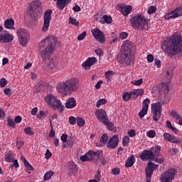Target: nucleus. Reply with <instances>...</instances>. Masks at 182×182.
Returning a JSON list of instances; mask_svg holds the SVG:
<instances>
[{
	"mask_svg": "<svg viewBox=\"0 0 182 182\" xmlns=\"http://www.w3.org/2000/svg\"><path fill=\"white\" fill-rule=\"evenodd\" d=\"M58 46V37L53 35L48 36L45 41L39 43L38 52L43 59L42 63H43L45 70L58 69L59 61L56 58H52V53Z\"/></svg>",
	"mask_w": 182,
	"mask_h": 182,
	"instance_id": "f257e3e1",
	"label": "nucleus"
},
{
	"mask_svg": "<svg viewBox=\"0 0 182 182\" xmlns=\"http://www.w3.org/2000/svg\"><path fill=\"white\" fill-rule=\"evenodd\" d=\"M161 48L166 55H176L182 52V36H173L161 44Z\"/></svg>",
	"mask_w": 182,
	"mask_h": 182,
	"instance_id": "f03ea898",
	"label": "nucleus"
},
{
	"mask_svg": "<svg viewBox=\"0 0 182 182\" xmlns=\"http://www.w3.org/2000/svg\"><path fill=\"white\" fill-rule=\"evenodd\" d=\"M56 88L62 96H70L72 92H76L79 89V80L77 78H71L60 82L57 85Z\"/></svg>",
	"mask_w": 182,
	"mask_h": 182,
	"instance_id": "7ed1b4c3",
	"label": "nucleus"
},
{
	"mask_svg": "<svg viewBox=\"0 0 182 182\" xmlns=\"http://www.w3.org/2000/svg\"><path fill=\"white\" fill-rule=\"evenodd\" d=\"M132 28H136L141 31H147L149 29V20L141 14H136L130 19Z\"/></svg>",
	"mask_w": 182,
	"mask_h": 182,
	"instance_id": "20e7f679",
	"label": "nucleus"
},
{
	"mask_svg": "<svg viewBox=\"0 0 182 182\" xmlns=\"http://www.w3.org/2000/svg\"><path fill=\"white\" fill-rule=\"evenodd\" d=\"M100 141L102 144H96L97 147H102V146L107 144V149H116L119 146V136L114 135L109 139V135L103 134Z\"/></svg>",
	"mask_w": 182,
	"mask_h": 182,
	"instance_id": "39448f33",
	"label": "nucleus"
},
{
	"mask_svg": "<svg viewBox=\"0 0 182 182\" xmlns=\"http://www.w3.org/2000/svg\"><path fill=\"white\" fill-rule=\"evenodd\" d=\"M156 157H163L161 156V146L159 145L156 147L150 148L149 150H144L140 155L141 160H154Z\"/></svg>",
	"mask_w": 182,
	"mask_h": 182,
	"instance_id": "423d86ee",
	"label": "nucleus"
},
{
	"mask_svg": "<svg viewBox=\"0 0 182 182\" xmlns=\"http://www.w3.org/2000/svg\"><path fill=\"white\" fill-rule=\"evenodd\" d=\"M41 6L42 3L38 0H36L30 4V9L27 12L33 22H36L38 17L41 12H42Z\"/></svg>",
	"mask_w": 182,
	"mask_h": 182,
	"instance_id": "0eeeda50",
	"label": "nucleus"
},
{
	"mask_svg": "<svg viewBox=\"0 0 182 182\" xmlns=\"http://www.w3.org/2000/svg\"><path fill=\"white\" fill-rule=\"evenodd\" d=\"M44 100H46L48 105L53 106L54 110L58 109L60 113H62L65 110V107L62 105L60 100H58L54 95L49 94L44 98Z\"/></svg>",
	"mask_w": 182,
	"mask_h": 182,
	"instance_id": "6e6552de",
	"label": "nucleus"
},
{
	"mask_svg": "<svg viewBox=\"0 0 182 182\" xmlns=\"http://www.w3.org/2000/svg\"><path fill=\"white\" fill-rule=\"evenodd\" d=\"M162 106L160 102L152 104L151 105V112L153 113V120L154 122H159L160 117H161Z\"/></svg>",
	"mask_w": 182,
	"mask_h": 182,
	"instance_id": "1a4fd4ad",
	"label": "nucleus"
},
{
	"mask_svg": "<svg viewBox=\"0 0 182 182\" xmlns=\"http://www.w3.org/2000/svg\"><path fill=\"white\" fill-rule=\"evenodd\" d=\"M102 156V151H89L84 156H80L81 161H91V160H95V159H100Z\"/></svg>",
	"mask_w": 182,
	"mask_h": 182,
	"instance_id": "9d476101",
	"label": "nucleus"
},
{
	"mask_svg": "<svg viewBox=\"0 0 182 182\" xmlns=\"http://www.w3.org/2000/svg\"><path fill=\"white\" fill-rule=\"evenodd\" d=\"M17 35L18 36L20 44H21L22 46H26V45H28L29 31L24 28H19L17 31Z\"/></svg>",
	"mask_w": 182,
	"mask_h": 182,
	"instance_id": "9b49d317",
	"label": "nucleus"
},
{
	"mask_svg": "<svg viewBox=\"0 0 182 182\" xmlns=\"http://www.w3.org/2000/svg\"><path fill=\"white\" fill-rule=\"evenodd\" d=\"M177 173V171L175 168L168 169L165 173L161 175V182H171L174 180V177Z\"/></svg>",
	"mask_w": 182,
	"mask_h": 182,
	"instance_id": "f8f14e48",
	"label": "nucleus"
},
{
	"mask_svg": "<svg viewBox=\"0 0 182 182\" xmlns=\"http://www.w3.org/2000/svg\"><path fill=\"white\" fill-rule=\"evenodd\" d=\"M119 62H121L122 65H124V66H129V65L133 62L132 53L122 51L119 55Z\"/></svg>",
	"mask_w": 182,
	"mask_h": 182,
	"instance_id": "ddd939ff",
	"label": "nucleus"
},
{
	"mask_svg": "<svg viewBox=\"0 0 182 182\" xmlns=\"http://www.w3.org/2000/svg\"><path fill=\"white\" fill-rule=\"evenodd\" d=\"M44 23L42 28L43 32H46L50 26V21H52V10H46L43 16Z\"/></svg>",
	"mask_w": 182,
	"mask_h": 182,
	"instance_id": "4468645a",
	"label": "nucleus"
},
{
	"mask_svg": "<svg viewBox=\"0 0 182 182\" xmlns=\"http://www.w3.org/2000/svg\"><path fill=\"white\" fill-rule=\"evenodd\" d=\"M92 36L95 37L96 41L100 42V43H105L106 42V37H105V33L100 31L99 28H95L92 31Z\"/></svg>",
	"mask_w": 182,
	"mask_h": 182,
	"instance_id": "2eb2a0df",
	"label": "nucleus"
},
{
	"mask_svg": "<svg viewBox=\"0 0 182 182\" xmlns=\"http://www.w3.org/2000/svg\"><path fill=\"white\" fill-rule=\"evenodd\" d=\"M95 116L101 123H103V122H105L106 120H109L107 113H106V111L103 109H97L95 111Z\"/></svg>",
	"mask_w": 182,
	"mask_h": 182,
	"instance_id": "dca6fc26",
	"label": "nucleus"
},
{
	"mask_svg": "<svg viewBox=\"0 0 182 182\" xmlns=\"http://www.w3.org/2000/svg\"><path fill=\"white\" fill-rule=\"evenodd\" d=\"M1 41H2L4 43H9V42L14 41V36L9 34L7 31H3V32L0 33V43Z\"/></svg>",
	"mask_w": 182,
	"mask_h": 182,
	"instance_id": "f3484780",
	"label": "nucleus"
},
{
	"mask_svg": "<svg viewBox=\"0 0 182 182\" xmlns=\"http://www.w3.org/2000/svg\"><path fill=\"white\" fill-rule=\"evenodd\" d=\"M77 173V165L73 161H70L67 166V174L68 176H75Z\"/></svg>",
	"mask_w": 182,
	"mask_h": 182,
	"instance_id": "a211bd4d",
	"label": "nucleus"
},
{
	"mask_svg": "<svg viewBox=\"0 0 182 182\" xmlns=\"http://www.w3.org/2000/svg\"><path fill=\"white\" fill-rule=\"evenodd\" d=\"M97 63V58L95 57L88 58L87 60H85L82 64V66L85 69V70H89L91 66H93L95 63Z\"/></svg>",
	"mask_w": 182,
	"mask_h": 182,
	"instance_id": "6ab92c4d",
	"label": "nucleus"
},
{
	"mask_svg": "<svg viewBox=\"0 0 182 182\" xmlns=\"http://www.w3.org/2000/svg\"><path fill=\"white\" fill-rule=\"evenodd\" d=\"M133 43L127 40V41H124L122 47H121V50H122V52H125V53H132L133 52Z\"/></svg>",
	"mask_w": 182,
	"mask_h": 182,
	"instance_id": "aec40b11",
	"label": "nucleus"
},
{
	"mask_svg": "<svg viewBox=\"0 0 182 182\" xmlns=\"http://www.w3.org/2000/svg\"><path fill=\"white\" fill-rule=\"evenodd\" d=\"M133 10V6H123L121 5L119 7V11H120L121 14L124 16H127L129 14H132V11Z\"/></svg>",
	"mask_w": 182,
	"mask_h": 182,
	"instance_id": "412c9836",
	"label": "nucleus"
},
{
	"mask_svg": "<svg viewBox=\"0 0 182 182\" xmlns=\"http://www.w3.org/2000/svg\"><path fill=\"white\" fill-rule=\"evenodd\" d=\"M151 166H153V162H149L145 168L146 178H151V176H153L154 168Z\"/></svg>",
	"mask_w": 182,
	"mask_h": 182,
	"instance_id": "4be33fe9",
	"label": "nucleus"
},
{
	"mask_svg": "<svg viewBox=\"0 0 182 182\" xmlns=\"http://www.w3.org/2000/svg\"><path fill=\"white\" fill-rule=\"evenodd\" d=\"M72 0H57V6L60 11H63L65 6H68Z\"/></svg>",
	"mask_w": 182,
	"mask_h": 182,
	"instance_id": "5701e85b",
	"label": "nucleus"
},
{
	"mask_svg": "<svg viewBox=\"0 0 182 182\" xmlns=\"http://www.w3.org/2000/svg\"><path fill=\"white\" fill-rule=\"evenodd\" d=\"M76 100L73 97H70L65 102L66 109H73V107H76Z\"/></svg>",
	"mask_w": 182,
	"mask_h": 182,
	"instance_id": "b1692460",
	"label": "nucleus"
},
{
	"mask_svg": "<svg viewBox=\"0 0 182 182\" xmlns=\"http://www.w3.org/2000/svg\"><path fill=\"white\" fill-rule=\"evenodd\" d=\"M100 22L102 23V25H105V23H112L113 22V19L112 18V16L104 15L100 20Z\"/></svg>",
	"mask_w": 182,
	"mask_h": 182,
	"instance_id": "393cba45",
	"label": "nucleus"
},
{
	"mask_svg": "<svg viewBox=\"0 0 182 182\" xmlns=\"http://www.w3.org/2000/svg\"><path fill=\"white\" fill-rule=\"evenodd\" d=\"M14 25H15L14 18L7 19L4 22V28H6V29H14Z\"/></svg>",
	"mask_w": 182,
	"mask_h": 182,
	"instance_id": "a878e982",
	"label": "nucleus"
},
{
	"mask_svg": "<svg viewBox=\"0 0 182 182\" xmlns=\"http://www.w3.org/2000/svg\"><path fill=\"white\" fill-rule=\"evenodd\" d=\"M134 163H136V158L134 157V155H132L129 158H128L125 167H132V166L134 165Z\"/></svg>",
	"mask_w": 182,
	"mask_h": 182,
	"instance_id": "bb28decb",
	"label": "nucleus"
},
{
	"mask_svg": "<svg viewBox=\"0 0 182 182\" xmlns=\"http://www.w3.org/2000/svg\"><path fill=\"white\" fill-rule=\"evenodd\" d=\"M102 123L107 126V129L109 130V132H113L114 130V124H113V122H110V121H109V118L108 120L103 121Z\"/></svg>",
	"mask_w": 182,
	"mask_h": 182,
	"instance_id": "cd10ccee",
	"label": "nucleus"
},
{
	"mask_svg": "<svg viewBox=\"0 0 182 182\" xmlns=\"http://www.w3.org/2000/svg\"><path fill=\"white\" fill-rule=\"evenodd\" d=\"M159 93H161L162 92L164 93H166L167 92H168L169 90V87H168V85H167L165 83H161L159 85Z\"/></svg>",
	"mask_w": 182,
	"mask_h": 182,
	"instance_id": "c85d7f7f",
	"label": "nucleus"
},
{
	"mask_svg": "<svg viewBox=\"0 0 182 182\" xmlns=\"http://www.w3.org/2000/svg\"><path fill=\"white\" fill-rule=\"evenodd\" d=\"M178 9H175L173 11L168 14V19H173L174 18H178L180 14H178Z\"/></svg>",
	"mask_w": 182,
	"mask_h": 182,
	"instance_id": "c756f323",
	"label": "nucleus"
},
{
	"mask_svg": "<svg viewBox=\"0 0 182 182\" xmlns=\"http://www.w3.org/2000/svg\"><path fill=\"white\" fill-rule=\"evenodd\" d=\"M132 95H136V96H143L144 95V90L143 89H134L132 92Z\"/></svg>",
	"mask_w": 182,
	"mask_h": 182,
	"instance_id": "7c9ffc66",
	"label": "nucleus"
},
{
	"mask_svg": "<svg viewBox=\"0 0 182 182\" xmlns=\"http://www.w3.org/2000/svg\"><path fill=\"white\" fill-rule=\"evenodd\" d=\"M45 116L47 117L49 115V111H41L40 113L37 114L38 119H42V117L45 118Z\"/></svg>",
	"mask_w": 182,
	"mask_h": 182,
	"instance_id": "2f4dec72",
	"label": "nucleus"
},
{
	"mask_svg": "<svg viewBox=\"0 0 182 182\" xmlns=\"http://www.w3.org/2000/svg\"><path fill=\"white\" fill-rule=\"evenodd\" d=\"M66 142H67V145L65 144L63 145V149H66V147H73V144L75 143V140H73L72 138H69Z\"/></svg>",
	"mask_w": 182,
	"mask_h": 182,
	"instance_id": "473e14b6",
	"label": "nucleus"
},
{
	"mask_svg": "<svg viewBox=\"0 0 182 182\" xmlns=\"http://www.w3.org/2000/svg\"><path fill=\"white\" fill-rule=\"evenodd\" d=\"M171 116L173 117L175 120H180L181 119V116H180V114H178L176 110L171 112Z\"/></svg>",
	"mask_w": 182,
	"mask_h": 182,
	"instance_id": "72a5a7b5",
	"label": "nucleus"
},
{
	"mask_svg": "<svg viewBox=\"0 0 182 182\" xmlns=\"http://www.w3.org/2000/svg\"><path fill=\"white\" fill-rule=\"evenodd\" d=\"M133 94L131 92H125L123 94L122 99L123 100H125V102H129L130 99H132V96Z\"/></svg>",
	"mask_w": 182,
	"mask_h": 182,
	"instance_id": "f704fd0d",
	"label": "nucleus"
},
{
	"mask_svg": "<svg viewBox=\"0 0 182 182\" xmlns=\"http://www.w3.org/2000/svg\"><path fill=\"white\" fill-rule=\"evenodd\" d=\"M23 132L28 136H33V134H35V132L32 130L31 127L24 128Z\"/></svg>",
	"mask_w": 182,
	"mask_h": 182,
	"instance_id": "c9c22d12",
	"label": "nucleus"
},
{
	"mask_svg": "<svg viewBox=\"0 0 182 182\" xmlns=\"http://www.w3.org/2000/svg\"><path fill=\"white\" fill-rule=\"evenodd\" d=\"M77 124L79 127H83L86 124V122L82 117L77 118Z\"/></svg>",
	"mask_w": 182,
	"mask_h": 182,
	"instance_id": "e433bc0d",
	"label": "nucleus"
},
{
	"mask_svg": "<svg viewBox=\"0 0 182 182\" xmlns=\"http://www.w3.org/2000/svg\"><path fill=\"white\" fill-rule=\"evenodd\" d=\"M55 173L52 171H48L44 174V180L46 181V180H50L52 176H53Z\"/></svg>",
	"mask_w": 182,
	"mask_h": 182,
	"instance_id": "4c0bfd02",
	"label": "nucleus"
},
{
	"mask_svg": "<svg viewBox=\"0 0 182 182\" xmlns=\"http://www.w3.org/2000/svg\"><path fill=\"white\" fill-rule=\"evenodd\" d=\"M25 167H26V171L27 173H29V174H31L30 171H33L35 170V168H33V166H32V165H31V164H29V162H27L26 164H24Z\"/></svg>",
	"mask_w": 182,
	"mask_h": 182,
	"instance_id": "58836bf2",
	"label": "nucleus"
},
{
	"mask_svg": "<svg viewBox=\"0 0 182 182\" xmlns=\"http://www.w3.org/2000/svg\"><path fill=\"white\" fill-rule=\"evenodd\" d=\"M150 103V100L149 98L145 99L143 101L142 109H145L146 110H149V104Z\"/></svg>",
	"mask_w": 182,
	"mask_h": 182,
	"instance_id": "ea45409f",
	"label": "nucleus"
},
{
	"mask_svg": "<svg viewBox=\"0 0 182 182\" xmlns=\"http://www.w3.org/2000/svg\"><path fill=\"white\" fill-rule=\"evenodd\" d=\"M69 23H71V25H74V26H79V21H77V20L75 18L70 17Z\"/></svg>",
	"mask_w": 182,
	"mask_h": 182,
	"instance_id": "a19ab883",
	"label": "nucleus"
},
{
	"mask_svg": "<svg viewBox=\"0 0 182 182\" xmlns=\"http://www.w3.org/2000/svg\"><path fill=\"white\" fill-rule=\"evenodd\" d=\"M107 103V100L105 98H102L101 100H99L97 102L96 107H100L102 105H106Z\"/></svg>",
	"mask_w": 182,
	"mask_h": 182,
	"instance_id": "79ce46f5",
	"label": "nucleus"
},
{
	"mask_svg": "<svg viewBox=\"0 0 182 182\" xmlns=\"http://www.w3.org/2000/svg\"><path fill=\"white\" fill-rule=\"evenodd\" d=\"M50 124V137H55V130L53 129V124H52V119H49Z\"/></svg>",
	"mask_w": 182,
	"mask_h": 182,
	"instance_id": "37998d69",
	"label": "nucleus"
},
{
	"mask_svg": "<svg viewBox=\"0 0 182 182\" xmlns=\"http://www.w3.org/2000/svg\"><path fill=\"white\" fill-rule=\"evenodd\" d=\"M148 109H145L144 108L139 113V116L140 119H143L146 114H147Z\"/></svg>",
	"mask_w": 182,
	"mask_h": 182,
	"instance_id": "c03bdc74",
	"label": "nucleus"
},
{
	"mask_svg": "<svg viewBox=\"0 0 182 182\" xmlns=\"http://www.w3.org/2000/svg\"><path fill=\"white\" fill-rule=\"evenodd\" d=\"M7 124L9 127H12L13 129H15V122H14V119H11V118H8Z\"/></svg>",
	"mask_w": 182,
	"mask_h": 182,
	"instance_id": "a18cd8bd",
	"label": "nucleus"
},
{
	"mask_svg": "<svg viewBox=\"0 0 182 182\" xmlns=\"http://www.w3.org/2000/svg\"><path fill=\"white\" fill-rule=\"evenodd\" d=\"M156 11H157L156 6H151L148 9V14L151 15V14H155Z\"/></svg>",
	"mask_w": 182,
	"mask_h": 182,
	"instance_id": "49530a36",
	"label": "nucleus"
},
{
	"mask_svg": "<svg viewBox=\"0 0 182 182\" xmlns=\"http://www.w3.org/2000/svg\"><path fill=\"white\" fill-rule=\"evenodd\" d=\"M129 143H130V137H129V136H125L122 140L123 146H127Z\"/></svg>",
	"mask_w": 182,
	"mask_h": 182,
	"instance_id": "de8ad7c7",
	"label": "nucleus"
},
{
	"mask_svg": "<svg viewBox=\"0 0 182 182\" xmlns=\"http://www.w3.org/2000/svg\"><path fill=\"white\" fill-rule=\"evenodd\" d=\"M16 143L18 150H20L21 147H22V146H23V144H24L23 141H21V139H19L18 138L16 139Z\"/></svg>",
	"mask_w": 182,
	"mask_h": 182,
	"instance_id": "09e8293b",
	"label": "nucleus"
},
{
	"mask_svg": "<svg viewBox=\"0 0 182 182\" xmlns=\"http://www.w3.org/2000/svg\"><path fill=\"white\" fill-rule=\"evenodd\" d=\"M148 137H150V139H154V137H156V131L154 130H149L147 132Z\"/></svg>",
	"mask_w": 182,
	"mask_h": 182,
	"instance_id": "8fccbe9b",
	"label": "nucleus"
},
{
	"mask_svg": "<svg viewBox=\"0 0 182 182\" xmlns=\"http://www.w3.org/2000/svg\"><path fill=\"white\" fill-rule=\"evenodd\" d=\"M8 85V80L6 78H1L0 80V87H5Z\"/></svg>",
	"mask_w": 182,
	"mask_h": 182,
	"instance_id": "3c124183",
	"label": "nucleus"
},
{
	"mask_svg": "<svg viewBox=\"0 0 182 182\" xmlns=\"http://www.w3.org/2000/svg\"><path fill=\"white\" fill-rule=\"evenodd\" d=\"M169 141L171 143H174V144L181 143V141H180V140L178 139H177V137H176L173 135L171 136V139H169Z\"/></svg>",
	"mask_w": 182,
	"mask_h": 182,
	"instance_id": "603ef678",
	"label": "nucleus"
},
{
	"mask_svg": "<svg viewBox=\"0 0 182 182\" xmlns=\"http://www.w3.org/2000/svg\"><path fill=\"white\" fill-rule=\"evenodd\" d=\"M132 83L135 86H140V85H143V78H141L135 81H132Z\"/></svg>",
	"mask_w": 182,
	"mask_h": 182,
	"instance_id": "864d4df0",
	"label": "nucleus"
},
{
	"mask_svg": "<svg viewBox=\"0 0 182 182\" xmlns=\"http://www.w3.org/2000/svg\"><path fill=\"white\" fill-rule=\"evenodd\" d=\"M68 122L70 124H72V126H73L77 122V119H76V117H70Z\"/></svg>",
	"mask_w": 182,
	"mask_h": 182,
	"instance_id": "5fc2aeb1",
	"label": "nucleus"
},
{
	"mask_svg": "<svg viewBox=\"0 0 182 182\" xmlns=\"http://www.w3.org/2000/svg\"><path fill=\"white\" fill-rule=\"evenodd\" d=\"M178 151L179 150L177 148H172L169 149V153L171 154V156H176Z\"/></svg>",
	"mask_w": 182,
	"mask_h": 182,
	"instance_id": "6e6d98bb",
	"label": "nucleus"
},
{
	"mask_svg": "<svg viewBox=\"0 0 182 182\" xmlns=\"http://www.w3.org/2000/svg\"><path fill=\"white\" fill-rule=\"evenodd\" d=\"M154 160L156 163H158L159 164H163V163H164L165 161L164 157H161V158L155 157Z\"/></svg>",
	"mask_w": 182,
	"mask_h": 182,
	"instance_id": "4d7b16f0",
	"label": "nucleus"
},
{
	"mask_svg": "<svg viewBox=\"0 0 182 182\" xmlns=\"http://www.w3.org/2000/svg\"><path fill=\"white\" fill-rule=\"evenodd\" d=\"M86 35H87L86 31L82 32L81 34H80L77 36V41H83V39H85V38L86 37Z\"/></svg>",
	"mask_w": 182,
	"mask_h": 182,
	"instance_id": "13d9d810",
	"label": "nucleus"
},
{
	"mask_svg": "<svg viewBox=\"0 0 182 182\" xmlns=\"http://www.w3.org/2000/svg\"><path fill=\"white\" fill-rule=\"evenodd\" d=\"M95 53L97 55V56L102 57L104 55L103 50L102 48H97L95 49Z\"/></svg>",
	"mask_w": 182,
	"mask_h": 182,
	"instance_id": "bf43d9fd",
	"label": "nucleus"
},
{
	"mask_svg": "<svg viewBox=\"0 0 182 182\" xmlns=\"http://www.w3.org/2000/svg\"><path fill=\"white\" fill-rule=\"evenodd\" d=\"M127 36H129V33H126V32H122L119 34V38L120 39H122V41L126 39L127 38Z\"/></svg>",
	"mask_w": 182,
	"mask_h": 182,
	"instance_id": "052dcab7",
	"label": "nucleus"
},
{
	"mask_svg": "<svg viewBox=\"0 0 182 182\" xmlns=\"http://www.w3.org/2000/svg\"><path fill=\"white\" fill-rule=\"evenodd\" d=\"M112 174H114V176H117V175L120 174V168H114L112 170Z\"/></svg>",
	"mask_w": 182,
	"mask_h": 182,
	"instance_id": "680f3d73",
	"label": "nucleus"
},
{
	"mask_svg": "<svg viewBox=\"0 0 182 182\" xmlns=\"http://www.w3.org/2000/svg\"><path fill=\"white\" fill-rule=\"evenodd\" d=\"M171 136H172L171 134H170L167 132H165L164 134V140L169 141V140H171Z\"/></svg>",
	"mask_w": 182,
	"mask_h": 182,
	"instance_id": "e2e57ef3",
	"label": "nucleus"
},
{
	"mask_svg": "<svg viewBox=\"0 0 182 182\" xmlns=\"http://www.w3.org/2000/svg\"><path fill=\"white\" fill-rule=\"evenodd\" d=\"M45 156L46 159L49 160L52 157V152L49 149H47Z\"/></svg>",
	"mask_w": 182,
	"mask_h": 182,
	"instance_id": "0e129e2a",
	"label": "nucleus"
},
{
	"mask_svg": "<svg viewBox=\"0 0 182 182\" xmlns=\"http://www.w3.org/2000/svg\"><path fill=\"white\" fill-rule=\"evenodd\" d=\"M112 74H113V71L112 70H109L105 73V77H106V79H107V82L110 80V75H112Z\"/></svg>",
	"mask_w": 182,
	"mask_h": 182,
	"instance_id": "69168bd1",
	"label": "nucleus"
},
{
	"mask_svg": "<svg viewBox=\"0 0 182 182\" xmlns=\"http://www.w3.org/2000/svg\"><path fill=\"white\" fill-rule=\"evenodd\" d=\"M4 94L6 96H11L12 95V92L11 91V90L9 88H5L4 90Z\"/></svg>",
	"mask_w": 182,
	"mask_h": 182,
	"instance_id": "338daca9",
	"label": "nucleus"
},
{
	"mask_svg": "<svg viewBox=\"0 0 182 182\" xmlns=\"http://www.w3.org/2000/svg\"><path fill=\"white\" fill-rule=\"evenodd\" d=\"M128 136H129V137H134V136H136V131L134 129H131L128 132Z\"/></svg>",
	"mask_w": 182,
	"mask_h": 182,
	"instance_id": "774afa93",
	"label": "nucleus"
}]
</instances>
